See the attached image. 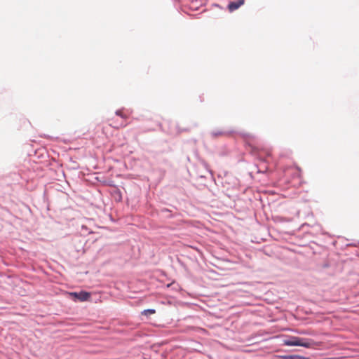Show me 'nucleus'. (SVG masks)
<instances>
[{
	"label": "nucleus",
	"mask_w": 359,
	"mask_h": 359,
	"mask_svg": "<svg viewBox=\"0 0 359 359\" xmlns=\"http://www.w3.org/2000/svg\"><path fill=\"white\" fill-rule=\"evenodd\" d=\"M315 342L312 339H304L297 337H292L284 341V345L286 346H299L305 348H311L315 345Z\"/></svg>",
	"instance_id": "f257e3e1"
},
{
	"label": "nucleus",
	"mask_w": 359,
	"mask_h": 359,
	"mask_svg": "<svg viewBox=\"0 0 359 359\" xmlns=\"http://www.w3.org/2000/svg\"><path fill=\"white\" fill-rule=\"evenodd\" d=\"M70 295L81 302L87 301L90 297V293L86 291H81L80 292H71Z\"/></svg>",
	"instance_id": "f03ea898"
},
{
	"label": "nucleus",
	"mask_w": 359,
	"mask_h": 359,
	"mask_svg": "<svg viewBox=\"0 0 359 359\" xmlns=\"http://www.w3.org/2000/svg\"><path fill=\"white\" fill-rule=\"evenodd\" d=\"M243 4L244 0H238L237 1H232L229 4L228 8L230 11H233L238 9Z\"/></svg>",
	"instance_id": "7ed1b4c3"
},
{
	"label": "nucleus",
	"mask_w": 359,
	"mask_h": 359,
	"mask_svg": "<svg viewBox=\"0 0 359 359\" xmlns=\"http://www.w3.org/2000/svg\"><path fill=\"white\" fill-rule=\"evenodd\" d=\"M210 135L212 137H221V136H226L228 135V133L224 130H215L212 131Z\"/></svg>",
	"instance_id": "20e7f679"
},
{
	"label": "nucleus",
	"mask_w": 359,
	"mask_h": 359,
	"mask_svg": "<svg viewBox=\"0 0 359 359\" xmlns=\"http://www.w3.org/2000/svg\"><path fill=\"white\" fill-rule=\"evenodd\" d=\"M155 310L154 309H147V310H144L142 311V314L144 315H147V314H154L155 313Z\"/></svg>",
	"instance_id": "39448f33"
},
{
	"label": "nucleus",
	"mask_w": 359,
	"mask_h": 359,
	"mask_svg": "<svg viewBox=\"0 0 359 359\" xmlns=\"http://www.w3.org/2000/svg\"><path fill=\"white\" fill-rule=\"evenodd\" d=\"M116 114L118 115V116H120L121 117H122L123 118H128V116L126 114H124L121 110H117L116 111Z\"/></svg>",
	"instance_id": "423d86ee"
}]
</instances>
